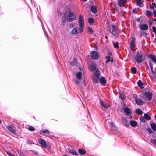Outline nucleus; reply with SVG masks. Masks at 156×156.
Here are the masks:
<instances>
[{
  "instance_id": "obj_1",
  "label": "nucleus",
  "mask_w": 156,
  "mask_h": 156,
  "mask_svg": "<svg viewBox=\"0 0 156 156\" xmlns=\"http://www.w3.org/2000/svg\"><path fill=\"white\" fill-rule=\"evenodd\" d=\"M136 61L137 63H140L143 62L145 59L144 55H143L140 51H137V54L135 57Z\"/></svg>"
},
{
  "instance_id": "obj_58",
  "label": "nucleus",
  "mask_w": 156,
  "mask_h": 156,
  "mask_svg": "<svg viewBox=\"0 0 156 156\" xmlns=\"http://www.w3.org/2000/svg\"><path fill=\"white\" fill-rule=\"evenodd\" d=\"M150 68H151V69H153V66H151V67H150Z\"/></svg>"
},
{
  "instance_id": "obj_47",
  "label": "nucleus",
  "mask_w": 156,
  "mask_h": 156,
  "mask_svg": "<svg viewBox=\"0 0 156 156\" xmlns=\"http://www.w3.org/2000/svg\"><path fill=\"white\" fill-rule=\"evenodd\" d=\"M140 119L141 121H142V122H145V120L144 119V118L143 117H141L140 118Z\"/></svg>"
},
{
  "instance_id": "obj_62",
  "label": "nucleus",
  "mask_w": 156,
  "mask_h": 156,
  "mask_svg": "<svg viewBox=\"0 0 156 156\" xmlns=\"http://www.w3.org/2000/svg\"><path fill=\"white\" fill-rule=\"evenodd\" d=\"M83 1H86L87 0H82Z\"/></svg>"
},
{
  "instance_id": "obj_23",
  "label": "nucleus",
  "mask_w": 156,
  "mask_h": 156,
  "mask_svg": "<svg viewBox=\"0 0 156 156\" xmlns=\"http://www.w3.org/2000/svg\"><path fill=\"white\" fill-rule=\"evenodd\" d=\"M137 124V123L136 122L132 120L130 122V125L132 127H135Z\"/></svg>"
},
{
  "instance_id": "obj_16",
  "label": "nucleus",
  "mask_w": 156,
  "mask_h": 156,
  "mask_svg": "<svg viewBox=\"0 0 156 156\" xmlns=\"http://www.w3.org/2000/svg\"><path fill=\"white\" fill-rule=\"evenodd\" d=\"M90 9L91 12L94 13H95L97 12V8L95 5L92 6Z\"/></svg>"
},
{
  "instance_id": "obj_2",
  "label": "nucleus",
  "mask_w": 156,
  "mask_h": 156,
  "mask_svg": "<svg viewBox=\"0 0 156 156\" xmlns=\"http://www.w3.org/2000/svg\"><path fill=\"white\" fill-rule=\"evenodd\" d=\"M100 72L97 70L92 76V79L94 83H97L100 79Z\"/></svg>"
},
{
  "instance_id": "obj_7",
  "label": "nucleus",
  "mask_w": 156,
  "mask_h": 156,
  "mask_svg": "<svg viewBox=\"0 0 156 156\" xmlns=\"http://www.w3.org/2000/svg\"><path fill=\"white\" fill-rule=\"evenodd\" d=\"M90 55L91 58L94 59H97L98 57V54L97 52L95 51H92Z\"/></svg>"
},
{
  "instance_id": "obj_57",
  "label": "nucleus",
  "mask_w": 156,
  "mask_h": 156,
  "mask_svg": "<svg viewBox=\"0 0 156 156\" xmlns=\"http://www.w3.org/2000/svg\"><path fill=\"white\" fill-rule=\"evenodd\" d=\"M153 21H155L156 22V18H155L154 19H153L152 20Z\"/></svg>"
},
{
  "instance_id": "obj_22",
  "label": "nucleus",
  "mask_w": 156,
  "mask_h": 156,
  "mask_svg": "<svg viewBox=\"0 0 156 156\" xmlns=\"http://www.w3.org/2000/svg\"><path fill=\"white\" fill-rule=\"evenodd\" d=\"M152 129L154 131H156V124L154 123H151L150 124Z\"/></svg>"
},
{
  "instance_id": "obj_3",
  "label": "nucleus",
  "mask_w": 156,
  "mask_h": 156,
  "mask_svg": "<svg viewBox=\"0 0 156 156\" xmlns=\"http://www.w3.org/2000/svg\"><path fill=\"white\" fill-rule=\"evenodd\" d=\"M83 28V27H75L73 28L70 32L72 35H77L80 33L82 32Z\"/></svg>"
},
{
  "instance_id": "obj_56",
  "label": "nucleus",
  "mask_w": 156,
  "mask_h": 156,
  "mask_svg": "<svg viewBox=\"0 0 156 156\" xmlns=\"http://www.w3.org/2000/svg\"><path fill=\"white\" fill-rule=\"evenodd\" d=\"M108 55H109V56H111L112 55V53L110 52H109L108 53Z\"/></svg>"
},
{
  "instance_id": "obj_10",
  "label": "nucleus",
  "mask_w": 156,
  "mask_h": 156,
  "mask_svg": "<svg viewBox=\"0 0 156 156\" xmlns=\"http://www.w3.org/2000/svg\"><path fill=\"white\" fill-rule=\"evenodd\" d=\"M7 128L12 133H16V132L14 129V126L10 125L9 126H7Z\"/></svg>"
},
{
  "instance_id": "obj_54",
  "label": "nucleus",
  "mask_w": 156,
  "mask_h": 156,
  "mask_svg": "<svg viewBox=\"0 0 156 156\" xmlns=\"http://www.w3.org/2000/svg\"><path fill=\"white\" fill-rule=\"evenodd\" d=\"M149 65H150V67L151 66H153V65L151 63V62H150L149 63Z\"/></svg>"
},
{
  "instance_id": "obj_19",
  "label": "nucleus",
  "mask_w": 156,
  "mask_h": 156,
  "mask_svg": "<svg viewBox=\"0 0 156 156\" xmlns=\"http://www.w3.org/2000/svg\"><path fill=\"white\" fill-rule=\"evenodd\" d=\"M96 64H91L89 68L90 70L92 71H95L96 70Z\"/></svg>"
},
{
  "instance_id": "obj_18",
  "label": "nucleus",
  "mask_w": 156,
  "mask_h": 156,
  "mask_svg": "<svg viewBox=\"0 0 156 156\" xmlns=\"http://www.w3.org/2000/svg\"><path fill=\"white\" fill-rule=\"evenodd\" d=\"M137 84L141 89L143 88L144 87V84L140 80H139L137 82Z\"/></svg>"
},
{
  "instance_id": "obj_43",
  "label": "nucleus",
  "mask_w": 156,
  "mask_h": 156,
  "mask_svg": "<svg viewBox=\"0 0 156 156\" xmlns=\"http://www.w3.org/2000/svg\"><path fill=\"white\" fill-rule=\"evenodd\" d=\"M41 131L42 132L44 133H49V131L47 129L42 130Z\"/></svg>"
},
{
  "instance_id": "obj_8",
  "label": "nucleus",
  "mask_w": 156,
  "mask_h": 156,
  "mask_svg": "<svg viewBox=\"0 0 156 156\" xmlns=\"http://www.w3.org/2000/svg\"><path fill=\"white\" fill-rule=\"evenodd\" d=\"M127 0H118L119 6L121 7H125L126 8V7L125 6V4L127 3Z\"/></svg>"
},
{
  "instance_id": "obj_63",
  "label": "nucleus",
  "mask_w": 156,
  "mask_h": 156,
  "mask_svg": "<svg viewBox=\"0 0 156 156\" xmlns=\"http://www.w3.org/2000/svg\"><path fill=\"white\" fill-rule=\"evenodd\" d=\"M155 41H156V38H155Z\"/></svg>"
},
{
  "instance_id": "obj_41",
  "label": "nucleus",
  "mask_w": 156,
  "mask_h": 156,
  "mask_svg": "<svg viewBox=\"0 0 156 156\" xmlns=\"http://www.w3.org/2000/svg\"><path fill=\"white\" fill-rule=\"evenodd\" d=\"M87 29L88 31L89 32L90 34H92L93 33V30L90 27H87Z\"/></svg>"
},
{
  "instance_id": "obj_48",
  "label": "nucleus",
  "mask_w": 156,
  "mask_h": 156,
  "mask_svg": "<svg viewBox=\"0 0 156 156\" xmlns=\"http://www.w3.org/2000/svg\"><path fill=\"white\" fill-rule=\"evenodd\" d=\"M153 13L154 17H156V9L153 11Z\"/></svg>"
},
{
  "instance_id": "obj_24",
  "label": "nucleus",
  "mask_w": 156,
  "mask_h": 156,
  "mask_svg": "<svg viewBox=\"0 0 156 156\" xmlns=\"http://www.w3.org/2000/svg\"><path fill=\"white\" fill-rule=\"evenodd\" d=\"M78 152L81 155H83L85 154L86 153V151L85 149H79L78 150Z\"/></svg>"
},
{
  "instance_id": "obj_40",
  "label": "nucleus",
  "mask_w": 156,
  "mask_h": 156,
  "mask_svg": "<svg viewBox=\"0 0 156 156\" xmlns=\"http://www.w3.org/2000/svg\"><path fill=\"white\" fill-rule=\"evenodd\" d=\"M150 142L156 146V139H151L150 140Z\"/></svg>"
},
{
  "instance_id": "obj_31",
  "label": "nucleus",
  "mask_w": 156,
  "mask_h": 156,
  "mask_svg": "<svg viewBox=\"0 0 156 156\" xmlns=\"http://www.w3.org/2000/svg\"><path fill=\"white\" fill-rule=\"evenodd\" d=\"M131 73L132 74H135L136 72V69L135 67H132L131 68Z\"/></svg>"
},
{
  "instance_id": "obj_30",
  "label": "nucleus",
  "mask_w": 156,
  "mask_h": 156,
  "mask_svg": "<svg viewBox=\"0 0 156 156\" xmlns=\"http://www.w3.org/2000/svg\"><path fill=\"white\" fill-rule=\"evenodd\" d=\"M100 103L102 106L104 108H108L109 107L108 105V104H105L103 101H101L100 102Z\"/></svg>"
},
{
  "instance_id": "obj_27",
  "label": "nucleus",
  "mask_w": 156,
  "mask_h": 156,
  "mask_svg": "<svg viewBox=\"0 0 156 156\" xmlns=\"http://www.w3.org/2000/svg\"><path fill=\"white\" fill-rule=\"evenodd\" d=\"M152 11L147 10L145 12V15L147 17H149L152 14Z\"/></svg>"
},
{
  "instance_id": "obj_6",
  "label": "nucleus",
  "mask_w": 156,
  "mask_h": 156,
  "mask_svg": "<svg viewBox=\"0 0 156 156\" xmlns=\"http://www.w3.org/2000/svg\"><path fill=\"white\" fill-rule=\"evenodd\" d=\"M78 23L80 27L83 28L84 27V20L83 16L82 15H79L78 18Z\"/></svg>"
},
{
  "instance_id": "obj_64",
  "label": "nucleus",
  "mask_w": 156,
  "mask_h": 156,
  "mask_svg": "<svg viewBox=\"0 0 156 156\" xmlns=\"http://www.w3.org/2000/svg\"><path fill=\"white\" fill-rule=\"evenodd\" d=\"M63 156H67L66 155H63Z\"/></svg>"
},
{
  "instance_id": "obj_17",
  "label": "nucleus",
  "mask_w": 156,
  "mask_h": 156,
  "mask_svg": "<svg viewBox=\"0 0 156 156\" xmlns=\"http://www.w3.org/2000/svg\"><path fill=\"white\" fill-rule=\"evenodd\" d=\"M136 102L138 105H142L143 102L142 100L140 98H136L135 100Z\"/></svg>"
},
{
  "instance_id": "obj_33",
  "label": "nucleus",
  "mask_w": 156,
  "mask_h": 156,
  "mask_svg": "<svg viewBox=\"0 0 156 156\" xmlns=\"http://www.w3.org/2000/svg\"><path fill=\"white\" fill-rule=\"evenodd\" d=\"M144 117L145 119L148 120H150L151 118V117L147 113L144 114Z\"/></svg>"
},
{
  "instance_id": "obj_14",
  "label": "nucleus",
  "mask_w": 156,
  "mask_h": 156,
  "mask_svg": "<svg viewBox=\"0 0 156 156\" xmlns=\"http://www.w3.org/2000/svg\"><path fill=\"white\" fill-rule=\"evenodd\" d=\"M135 40L134 38H133L131 41L130 43V47L132 51H134L133 48L135 47Z\"/></svg>"
},
{
  "instance_id": "obj_39",
  "label": "nucleus",
  "mask_w": 156,
  "mask_h": 156,
  "mask_svg": "<svg viewBox=\"0 0 156 156\" xmlns=\"http://www.w3.org/2000/svg\"><path fill=\"white\" fill-rule=\"evenodd\" d=\"M105 58L106 59V61H105V63H108V62L110 61V56H105Z\"/></svg>"
},
{
  "instance_id": "obj_42",
  "label": "nucleus",
  "mask_w": 156,
  "mask_h": 156,
  "mask_svg": "<svg viewBox=\"0 0 156 156\" xmlns=\"http://www.w3.org/2000/svg\"><path fill=\"white\" fill-rule=\"evenodd\" d=\"M28 129L29 130L31 131H35V128L34 127H33L31 126H30L29 127Z\"/></svg>"
},
{
  "instance_id": "obj_36",
  "label": "nucleus",
  "mask_w": 156,
  "mask_h": 156,
  "mask_svg": "<svg viewBox=\"0 0 156 156\" xmlns=\"http://www.w3.org/2000/svg\"><path fill=\"white\" fill-rule=\"evenodd\" d=\"M144 0H136L137 5L140 6L143 3Z\"/></svg>"
},
{
  "instance_id": "obj_4",
  "label": "nucleus",
  "mask_w": 156,
  "mask_h": 156,
  "mask_svg": "<svg viewBox=\"0 0 156 156\" xmlns=\"http://www.w3.org/2000/svg\"><path fill=\"white\" fill-rule=\"evenodd\" d=\"M76 19V16L73 12L70 11L67 16V21L71 22L75 20Z\"/></svg>"
},
{
  "instance_id": "obj_55",
  "label": "nucleus",
  "mask_w": 156,
  "mask_h": 156,
  "mask_svg": "<svg viewBox=\"0 0 156 156\" xmlns=\"http://www.w3.org/2000/svg\"><path fill=\"white\" fill-rule=\"evenodd\" d=\"M110 61H111L112 62H113V58H110Z\"/></svg>"
},
{
  "instance_id": "obj_11",
  "label": "nucleus",
  "mask_w": 156,
  "mask_h": 156,
  "mask_svg": "<svg viewBox=\"0 0 156 156\" xmlns=\"http://www.w3.org/2000/svg\"><path fill=\"white\" fill-rule=\"evenodd\" d=\"M148 28V26L146 24H142L139 27L140 29L141 30H147Z\"/></svg>"
},
{
  "instance_id": "obj_9",
  "label": "nucleus",
  "mask_w": 156,
  "mask_h": 156,
  "mask_svg": "<svg viewBox=\"0 0 156 156\" xmlns=\"http://www.w3.org/2000/svg\"><path fill=\"white\" fill-rule=\"evenodd\" d=\"M38 141L39 143L43 147H47V143L44 140L42 139H39Z\"/></svg>"
},
{
  "instance_id": "obj_37",
  "label": "nucleus",
  "mask_w": 156,
  "mask_h": 156,
  "mask_svg": "<svg viewBox=\"0 0 156 156\" xmlns=\"http://www.w3.org/2000/svg\"><path fill=\"white\" fill-rule=\"evenodd\" d=\"M88 22L90 25H92L94 22V19L90 18L88 19Z\"/></svg>"
},
{
  "instance_id": "obj_46",
  "label": "nucleus",
  "mask_w": 156,
  "mask_h": 156,
  "mask_svg": "<svg viewBox=\"0 0 156 156\" xmlns=\"http://www.w3.org/2000/svg\"><path fill=\"white\" fill-rule=\"evenodd\" d=\"M147 130L148 131V132L151 134L153 133V131L151 130V129L150 128H148L147 129Z\"/></svg>"
},
{
  "instance_id": "obj_50",
  "label": "nucleus",
  "mask_w": 156,
  "mask_h": 156,
  "mask_svg": "<svg viewBox=\"0 0 156 156\" xmlns=\"http://www.w3.org/2000/svg\"><path fill=\"white\" fill-rule=\"evenodd\" d=\"M75 26V25L74 24H71L69 25V27L71 28H72L74 27Z\"/></svg>"
},
{
  "instance_id": "obj_13",
  "label": "nucleus",
  "mask_w": 156,
  "mask_h": 156,
  "mask_svg": "<svg viewBox=\"0 0 156 156\" xmlns=\"http://www.w3.org/2000/svg\"><path fill=\"white\" fill-rule=\"evenodd\" d=\"M123 109L125 113L127 115H129L131 114V110L127 107H123Z\"/></svg>"
},
{
  "instance_id": "obj_15",
  "label": "nucleus",
  "mask_w": 156,
  "mask_h": 156,
  "mask_svg": "<svg viewBox=\"0 0 156 156\" xmlns=\"http://www.w3.org/2000/svg\"><path fill=\"white\" fill-rule=\"evenodd\" d=\"M149 57L156 64V56L154 55L151 54L149 55Z\"/></svg>"
},
{
  "instance_id": "obj_45",
  "label": "nucleus",
  "mask_w": 156,
  "mask_h": 156,
  "mask_svg": "<svg viewBox=\"0 0 156 156\" xmlns=\"http://www.w3.org/2000/svg\"><path fill=\"white\" fill-rule=\"evenodd\" d=\"M152 29L153 31L156 34V27L155 26H153Z\"/></svg>"
},
{
  "instance_id": "obj_38",
  "label": "nucleus",
  "mask_w": 156,
  "mask_h": 156,
  "mask_svg": "<svg viewBox=\"0 0 156 156\" xmlns=\"http://www.w3.org/2000/svg\"><path fill=\"white\" fill-rule=\"evenodd\" d=\"M152 74L153 75L152 76H151L150 75V76L152 80H153L154 81H155L156 82V74L154 73Z\"/></svg>"
},
{
  "instance_id": "obj_61",
  "label": "nucleus",
  "mask_w": 156,
  "mask_h": 156,
  "mask_svg": "<svg viewBox=\"0 0 156 156\" xmlns=\"http://www.w3.org/2000/svg\"><path fill=\"white\" fill-rule=\"evenodd\" d=\"M155 119L156 120V114L155 115Z\"/></svg>"
},
{
  "instance_id": "obj_25",
  "label": "nucleus",
  "mask_w": 156,
  "mask_h": 156,
  "mask_svg": "<svg viewBox=\"0 0 156 156\" xmlns=\"http://www.w3.org/2000/svg\"><path fill=\"white\" fill-rule=\"evenodd\" d=\"M82 73L81 72H78L76 75V77L78 80H81V79Z\"/></svg>"
},
{
  "instance_id": "obj_21",
  "label": "nucleus",
  "mask_w": 156,
  "mask_h": 156,
  "mask_svg": "<svg viewBox=\"0 0 156 156\" xmlns=\"http://www.w3.org/2000/svg\"><path fill=\"white\" fill-rule=\"evenodd\" d=\"M99 80L100 81V83L103 85L104 84L106 83V80L104 77H101V79H99Z\"/></svg>"
},
{
  "instance_id": "obj_60",
  "label": "nucleus",
  "mask_w": 156,
  "mask_h": 156,
  "mask_svg": "<svg viewBox=\"0 0 156 156\" xmlns=\"http://www.w3.org/2000/svg\"><path fill=\"white\" fill-rule=\"evenodd\" d=\"M105 38H106V39H107V38H108V37H107V36H105Z\"/></svg>"
},
{
  "instance_id": "obj_59",
  "label": "nucleus",
  "mask_w": 156,
  "mask_h": 156,
  "mask_svg": "<svg viewBox=\"0 0 156 156\" xmlns=\"http://www.w3.org/2000/svg\"><path fill=\"white\" fill-rule=\"evenodd\" d=\"M133 12L134 13H136V11L134 10H133Z\"/></svg>"
},
{
  "instance_id": "obj_53",
  "label": "nucleus",
  "mask_w": 156,
  "mask_h": 156,
  "mask_svg": "<svg viewBox=\"0 0 156 156\" xmlns=\"http://www.w3.org/2000/svg\"><path fill=\"white\" fill-rule=\"evenodd\" d=\"M152 21L151 22V21H149V25H152Z\"/></svg>"
},
{
  "instance_id": "obj_32",
  "label": "nucleus",
  "mask_w": 156,
  "mask_h": 156,
  "mask_svg": "<svg viewBox=\"0 0 156 156\" xmlns=\"http://www.w3.org/2000/svg\"><path fill=\"white\" fill-rule=\"evenodd\" d=\"M149 8L151 10H154L155 8H156V4L154 3H153L152 5L150 6Z\"/></svg>"
},
{
  "instance_id": "obj_5",
  "label": "nucleus",
  "mask_w": 156,
  "mask_h": 156,
  "mask_svg": "<svg viewBox=\"0 0 156 156\" xmlns=\"http://www.w3.org/2000/svg\"><path fill=\"white\" fill-rule=\"evenodd\" d=\"M111 29L112 31L111 30H108V31L109 32H110L112 34L115 36H116L117 35L116 32V27L114 25H112L111 27L110 28Z\"/></svg>"
},
{
  "instance_id": "obj_12",
  "label": "nucleus",
  "mask_w": 156,
  "mask_h": 156,
  "mask_svg": "<svg viewBox=\"0 0 156 156\" xmlns=\"http://www.w3.org/2000/svg\"><path fill=\"white\" fill-rule=\"evenodd\" d=\"M144 95L145 96L148 100H150L151 99L152 94L151 92H146L144 94Z\"/></svg>"
},
{
  "instance_id": "obj_34",
  "label": "nucleus",
  "mask_w": 156,
  "mask_h": 156,
  "mask_svg": "<svg viewBox=\"0 0 156 156\" xmlns=\"http://www.w3.org/2000/svg\"><path fill=\"white\" fill-rule=\"evenodd\" d=\"M113 44L114 47L115 48H119V43L117 42L116 43H115L113 41L112 42Z\"/></svg>"
},
{
  "instance_id": "obj_20",
  "label": "nucleus",
  "mask_w": 156,
  "mask_h": 156,
  "mask_svg": "<svg viewBox=\"0 0 156 156\" xmlns=\"http://www.w3.org/2000/svg\"><path fill=\"white\" fill-rule=\"evenodd\" d=\"M68 151L71 153V154L74 155H77V152H76V151H74V150H73V149H70V148H68Z\"/></svg>"
},
{
  "instance_id": "obj_52",
  "label": "nucleus",
  "mask_w": 156,
  "mask_h": 156,
  "mask_svg": "<svg viewBox=\"0 0 156 156\" xmlns=\"http://www.w3.org/2000/svg\"><path fill=\"white\" fill-rule=\"evenodd\" d=\"M151 70L152 74L155 73V72L153 70V69H151Z\"/></svg>"
},
{
  "instance_id": "obj_28",
  "label": "nucleus",
  "mask_w": 156,
  "mask_h": 156,
  "mask_svg": "<svg viewBox=\"0 0 156 156\" xmlns=\"http://www.w3.org/2000/svg\"><path fill=\"white\" fill-rule=\"evenodd\" d=\"M110 125L112 130H116V127L113 122H111L110 124Z\"/></svg>"
},
{
  "instance_id": "obj_44",
  "label": "nucleus",
  "mask_w": 156,
  "mask_h": 156,
  "mask_svg": "<svg viewBox=\"0 0 156 156\" xmlns=\"http://www.w3.org/2000/svg\"><path fill=\"white\" fill-rule=\"evenodd\" d=\"M79 80L75 79L74 80V83L76 85H78L79 83Z\"/></svg>"
},
{
  "instance_id": "obj_51",
  "label": "nucleus",
  "mask_w": 156,
  "mask_h": 156,
  "mask_svg": "<svg viewBox=\"0 0 156 156\" xmlns=\"http://www.w3.org/2000/svg\"><path fill=\"white\" fill-rule=\"evenodd\" d=\"M119 97L120 98H124V96L123 94H120Z\"/></svg>"
},
{
  "instance_id": "obj_26",
  "label": "nucleus",
  "mask_w": 156,
  "mask_h": 156,
  "mask_svg": "<svg viewBox=\"0 0 156 156\" xmlns=\"http://www.w3.org/2000/svg\"><path fill=\"white\" fill-rule=\"evenodd\" d=\"M70 64L72 65H76L77 66L78 64L77 61V60L75 58H74L73 61L70 62Z\"/></svg>"
},
{
  "instance_id": "obj_49",
  "label": "nucleus",
  "mask_w": 156,
  "mask_h": 156,
  "mask_svg": "<svg viewBox=\"0 0 156 156\" xmlns=\"http://www.w3.org/2000/svg\"><path fill=\"white\" fill-rule=\"evenodd\" d=\"M8 155L9 156H13L14 155L12 154L10 152H7V153Z\"/></svg>"
},
{
  "instance_id": "obj_35",
  "label": "nucleus",
  "mask_w": 156,
  "mask_h": 156,
  "mask_svg": "<svg viewBox=\"0 0 156 156\" xmlns=\"http://www.w3.org/2000/svg\"><path fill=\"white\" fill-rule=\"evenodd\" d=\"M136 112L139 115H141L143 113L142 111L139 109H137L136 110Z\"/></svg>"
},
{
  "instance_id": "obj_29",
  "label": "nucleus",
  "mask_w": 156,
  "mask_h": 156,
  "mask_svg": "<svg viewBox=\"0 0 156 156\" xmlns=\"http://www.w3.org/2000/svg\"><path fill=\"white\" fill-rule=\"evenodd\" d=\"M66 15L65 14H64V15L62 16V25H64L66 23Z\"/></svg>"
}]
</instances>
